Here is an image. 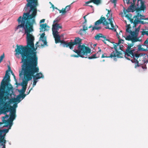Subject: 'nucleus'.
Instances as JSON below:
<instances>
[{"label": "nucleus", "mask_w": 148, "mask_h": 148, "mask_svg": "<svg viewBox=\"0 0 148 148\" xmlns=\"http://www.w3.org/2000/svg\"><path fill=\"white\" fill-rule=\"evenodd\" d=\"M24 30L25 34L27 35V45L23 46L17 45L15 49L16 53L20 54L21 56V62L23 63L28 72H32V79H38L44 76L39 71V69L37 67L38 63V58L36 51L37 47H35L34 41V37L30 33L34 31L33 28H23Z\"/></svg>", "instance_id": "nucleus-1"}, {"label": "nucleus", "mask_w": 148, "mask_h": 148, "mask_svg": "<svg viewBox=\"0 0 148 148\" xmlns=\"http://www.w3.org/2000/svg\"><path fill=\"white\" fill-rule=\"evenodd\" d=\"M26 0L27 3L24 10L27 11L29 7H30V10L28 12H24L23 16H19L17 19L18 25L15 28V31L21 28H33L34 24H36L35 18L37 14V0Z\"/></svg>", "instance_id": "nucleus-2"}, {"label": "nucleus", "mask_w": 148, "mask_h": 148, "mask_svg": "<svg viewBox=\"0 0 148 148\" xmlns=\"http://www.w3.org/2000/svg\"><path fill=\"white\" fill-rule=\"evenodd\" d=\"M111 11L108 10V13L106 15L107 17V19L110 22L109 23L106 20V18L104 17L101 16L100 18L98 21L95 22V26L102 23L103 25L106 26V28L109 29L114 30L116 32V35L119 39V41L118 43H115L114 42H111L113 44V47L112 49L114 48L116 53H117V57L118 58H122V53L121 51H118L117 47L121 43H123L124 40L121 39L120 37L119 36L118 33L116 32V29L114 28V26L113 24V21L114 20L113 18H112V14L111 15V17H109L110 14V12Z\"/></svg>", "instance_id": "nucleus-3"}, {"label": "nucleus", "mask_w": 148, "mask_h": 148, "mask_svg": "<svg viewBox=\"0 0 148 148\" xmlns=\"http://www.w3.org/2000/svg\"><path fill=\"white\" fill-rule=\"evenodd\" d=\"M111 11L108 10V13L106 15L107 17V19L110 22L109 23L106 20V18L104 17L101 16L100 18L98 21L95 22V26L102 23L103 25L106 26V28L109 29L114 30L116 32V35L119 39V41L118 43H115L114 42H111L113 44V47L112 49L114 48L116 53H117V57L118 58H122V53L121 51H118L117 47L121 43H123L124 40L121 39L120 37L119 36L118 33L116 32V29L114 28V26L113 24V21L114 20L113 18H112V14L111 15V17H109L110 14V12Z\"/></svg>", "instance_id": "nucleus-4"}, {"label": "nucleus", "mask_w": 148, "mask_h": 148, "mask_svg": "<svg viewBox=\"0 0 148 148\" xmlns=\"http://www.w3.org/2000/svg\"><path fill=\"white\" fill-rule=\"evenodd\" d=\"M8 70L6 71V73L3 79L2 80L0 87V93L1 95L3 97V94L5 93L6 96L4 97L5 100L9 98L8 95H10V91L12 90L13 88L12 85L9 84L10 81V77L9 75V71H12L10 67L9 66Z\"/></svg>", "instance_id": "nucleus-5"}, {"label": "nucleus", "mask_w": 148, "mask_h": 148, "mask_svg": "<svg viewBox=\"0 0 148 148\" xmlns=\"http://www.w3.org/2000/svg\"><path fill=\"white\" fill-rule=\"evenodd\" d=\"M10 91V95H8V96L9 95H11ZM3 95V96L2 97L0 95V105L2 106L0 108V114H6L7 112H10L14 109L12 106H10V104L12 103V102L10 100L9 97H8V99L5 100L4 97L6 96V94L5 93H4Z\"/></svg>", "instance_id": "nucleus-6"}, {"label": "nucleus", "mask_w": 148, "mask_h": 148, "mask_svg": "<svg viewBox=\"0 0 148 148\" xmlns=\"http://www.w3.org/2000/svg\"><path fill=\"white\" fill-rule=\"evenodd\" d=\"M140 27V25L136 29L135 31H132L130 30L131 27L130 25H127L126 26L127 29L126 31L130 33L131 35H129L127 36L125 38V39L129 41L131 40L132 43L139 41L138 36Z\"/></svg>", "instance_id": "nucleus-7"}, {"label": "nucleus", "mask_w": 148, "mask_h": 148, "mask_svg": "<svg viewBox=\"0 0 148 148\" xmlns=\"http://www.w3.org/2000/svg\"><path fill=\"white\" fill-rule=\"evenodd\" d=\"M21 71L20 72L19 76L21 77L23 74L24 77L26 78V79L23 80L21 86L22 87H25L27 88L28 81L32 79L31 77L32 76V72H27L23 63L21 66Z\"/></svg>", "instance_id": "nucleus-8"}, {"label": "nucleus", "mask_w": 148, "mask_h": 148, "mask_svg": "<svg viewBox=\"0 0 148 148\" xmlns=\"http://www.w3.org/2000/svg\"><path fill=\"white\" fill-rule=\"evenodd\" d=\"M78 49H74L73 51L77 54H81L87 55L88 53L91 52V49L88 47H86L85 45L79 44L77 47Z\"/></svg>", "instance_id": "nucleus-9"}, {"label": "nucleus", "mask_w": 148, "mask_h": 148, "mask_svg": "<svg viewBox=\"0 0 148 148\" xmlns=\"http://www.w3.org/2000/svg\"><path fill=\"white\" fill-rule=\"evenodd\" d=\"M15 110L14 109L10 112V117L9 119L7 121H5V123H7V126L9 125V128L11 129V127L12 125V122L15 119L16 115Z\"/></svg>", "instance_id": "nucleus-10"}, {"label": "nucleus", "mask_w": 148, "mask_h": 148, "mask_svg": "<svg viewBox=\"0 0 148 148\" xmlns=\"http://www.w3.org/2000/svg\"><path fill=\"white\" fill-rule=\"evenodd\" d=\"M135 49H133L132 50H129V51H125L124 53L125 55L127 56H131L132 58H134L136 57V58H138L139 57H141L142 55L138 54V53H135L134 52Z\"/></svg>", "instance_id": "nucleus-11"}, {"label": "nucleus", "mask_w": 148, "mask_h": 148, "mask_svg": "<svg viewBox=\"0 0 148 148\" xmlns=\"http://www.w3.org/2000/svg\"><path fill=\"white\" fill-rule=\"evenodd\" d=\"M138 54H141L142 55L141 57H139L138 58H136V57H134V58H133V59H132L131 61L132 62H134L135 63V67L136 68L137 67H138L139 66V65L138 64V62L139 61H140L142 60L143 61V60H144V57L143 56H144L145 55L143 54L142 53H139Z\"/></svg>", "instance_id": "nucleus-12"}, {"label": "nucleus", "mask_w": 148, "mask_h": 148, "mask_svg": "<svg viewBox=\"0 0 148 148\" xmlns=\"http://www.w3.org/2000/svg\"><path fill=\"white\" fill-rule=\"evenodd\" d=\"M56 33V32H55L54 33H53L54 38H55L56 43L57 44L60 42L63 44V43L62 42L64 41L61 40L60 37L58 33Z\"/></svg>", "instance_id": "nucleus-13"}, {"label": "nucleus", "mask_w": 148, "mask_h": 148, "mask_svg": "<svg viewBox=\"0 0 148 148\" xmlns=\"http://www.w3.org/2000/svg\"><path fill=\"white\" fill-rule=\"evenodd\" d=\"M62 28V26H60L59 24L57 23H55L53 25L52 28L53 33H54L55 32H56V33H58V30L59 29H61Z\"/></svg>", "instance_id": "nucleus-14"}, {"label": "nucleus", "mask_w": 148, "mask_h": 148, "mask_svg": "<svg viewBox=\"0 0 148 148\" xmlns=\"http://www.w3.org/2000/svg\"><path fill=\"white\" fill-rule=\"evenodd\" d=\"M63 47H69L70 49H72L73 48V46L74 45L73 42H66L65 41H63Z\"/></svg>", "instance_id": "nucleus-15"}, {"label": "nucleus", "mask_w": 148, "mask_h": 148, "mask_svg": "<svg viewBox=\"0 0 148 148\" xmlns=\"http://www.w3.org/2000/svg\"><path fill=\"white\" fill-rule=\"evenodd\" d=\"M117 53H116L114 52V51L112 52L110 54V56H107V55L106 53H104L102 54L101 56V58H116V57H117ZM114 60H115V59L116 60V58H114ZM116 61V60H115Z\"/></svg>", "instance_id": "nucleus-16"}, {"label": "nucleus", "mask_w": 148, "mask_h": 148, "mask_svg": "<svg viewBox=\"0 0 148 148\" xmlns=\"http://www.w3.org/2000/svg\"><path fill=\"white\" fill-rule=\"evenodd\" d=\"M91 3H93L94 4L97 5H98L101 3V0H100V1L99 2H97L96 0H90L89 1L86 2V5L90 6L92 8H93V6L92 5H87L88 4Z\"/></svg>", "instance_id": "nucleus-17"}, {"label": "nucleus", "mask_w": 148, "mask_h": 148, "mask_svg": "<svg viewBox=\"0 0 148 148\" xmlns=\"http://www.w3.org/2000/svg\"><path fill=\"white\" fill-rule=\"evenodd\" d=\"M134 18H136V19L134 20H139L140 21L141 20H147L148 18H145V16L141 15L139 12L137 13L136 15L134 16Z\"/></svg>", "instance_id": "nucleus-18"}, {"label": "nucleus", "mask_w": 148, "mask_h": 148, "mask_svg": "<svg viewBox=\"0 0 148 148\" xmlns=\"http://www.w3.org/2000/svg\"><path fill=\"white\" fill-rule=\"evenodd\" d=\"M136 6L134 4H132L126 10V12H134L135 11Z\"/></svg>", "instance_id": "nucleus-19"}, {"label": "nucleus", "mask_w": 148, "mask_h": 148, "mask_svg": "<svg viewBox=\"0 0 148 148\" xmlns=\"http://www.w3.org/2000/svg\"><path fill=\"white\" fill-rule=\"evenodd\" d=\"M71 4L70 5L66 6L64 9L62 8L61 10H59L60 13H62V14H65L67 12L69 11L71 9Z\"/></svg>", "instance_id": "nucleus-20"}, {"label": "nucleus", "mask_w": 148, "mask_h": 148, "mask_svg": "<svg viewBox=\"0 0 148 148\" xmlns=\"http://www.w3.org/2000/svg\"><path fill=\"white\" fill-rule=\"evenodd\" d=\"M21 96L20 95H18L17 96V97L16 98H15L14 99H10L11 101L12 102V103H15L17 102L19 103L21 100Z\"/></svg>", "instance_id": "nucleus-21"}, {"label": "nucleus", "mask_w": 148, "mask_h": 148, "mask_svg": "<svg viewBox=\"0 0 148 148\" xmlns=\"http://www.w3.org/2000/svg\"><path fill=\"white\" fill-rule=\"evenodd\" d=\"M45 34L44 32L42 33L40 35V38L41 39V41L43 42L44 45H47V42L46 40V37L45 36Z\"/></svg>", "instance_id": "nucleus-22"}, {"label": "nucleus", "mask_w": 148, "mask_h": 148, "mask_svg": "<svg viewBox=\"0 0 148 148\" xmlns=\"http://www.w3.org/2000/svg\"><path fill=\"white\" fill-rule=\"evenodd\" d=\"M101 38H105V36L103 35L102 34L100 33L97 34L95 36V39L97 40H100Z\"/></svg>", "instance_id": "nucleus-23"}, {"label": "nucleus", "mask_w": 148, "mask_h": 148, "mask_svg": "<svg viewBox=\"0 0 148 148\" xmlns=\"http://www.w3.org/2000/svg\"><path fill=\"white\" fill-rule=\"evenodd\" d=\"M101 38H105V36L103 35L102 34L100 33L97 34L95 36V39L97 40H100Z\"/></svg>", "instance_id": "nucleus-24"}, {"label": "nucleus", "mask_w": 148, "mask_h": 148, "mask_svg": "<svg viewBox=\"0 0 148 148\" xmlns=\"http://www.w3.org/2000/svg\"><path fill=\"white\" fill-rule=\"evenodd\" d=\"M82 40L79 37L76 38L74 40V41L73 42L74 45L77 44H80L81 43Z\"/></svg>", "instance_id": "nucleus-25"}, {"label": "nucleus", "mask_w": 148, "mask_h": 148, "mask_svg": "<svg viewBox=\"0 0 148 148\" xmlns=\"http://www.w3.org/2000/svg\"><path fill=\"white\" fill-rule=\"evenodd\" d=\"M138 23H140L143 24H144L145 23L143 21H140L139 20H134V25L133 26V27H136Z\"/></svg>", "instance_id": "nucleus-26"}, {"label": "nucleus", "mask_w": 148, "mask_h": 148, "mask_svg": "<svg viewBox=\"0 0 148 148\" xmlns=\"http://www.w3.org/2000/svg\"><path fill=\"white\" fill-rule=\"evenodd\" d=\"M47 26V25L46 23L41 24L40 26V29L42 31H45L47 29L46 28Z\"/></svg>", "instance_id": "nucleus-27"}, {"label": "nucleus", "mask_w": 148, "mask_h": 148, "mask_svg": "<svg viewBox=\"0 0 148 148\" xmlns=\"http://www.w3.org/2000/svg\"><path fill=\"white\" fill-rule=\"evenodd\" d=\"M5 114V116L2 117V121L3 122V123H4L5 124V126L6 127H8V126H7V123H5L4 120L5 121H7L8 120H5V119L6 118H8L9 117V115L7 114V113H6V114Z\"/></svg>", "instance_id": "nucleus-28"}, {"label": "nucleus", "mask_w": 148, "mask_h": 148, "mask_svg": "<svg viewBox=\"0 0 148 148\" xmlns=\"http://www.w3.org/2000/svg\"><path fill=\"white\" fill-rule=\"evenodd\" d=\"M9 128L8 129H3L2 130H0V135H2L3 133H6L9 131V130L10 129Z\"/></svg>", "instance_id": "nucleus-29"}, {"label": "nucleus", "mask_w": 148, "mask_h": 148, "mask_svg": "<svg viewBox=\"0 0 148 148\" xmlns=\"http://www.w3.org/2000/svg\"><path fill=\"white\" fill-rule=\"evenodd\" d=\"M98 53H95L92 56H90L88 57V58L89 59H94V58H99V56H97V55Z\"/></svg>", "instance_id": "nucleus-30"}, {"label": "nucleus", "mask_w": 148, "mask_h": 148, "mask_svg": "<svg viewBox=\"0 0 148 148\" xmlns=\"http://www.w3.org/2000/svg\"><path fill=\"white\" fill-rule=\"evenodd\" d=\"M138 51H146L147 50L146 49H144L142 47H141V45H138Z\"/></svg>", "instance_id": "nucleus-31"}, {"label": "nucleus", "mask_w": 148, "mask_h": 148, "mask_svg": "<svg viewBox=\"0 0 148 148\" xmlns=\"http://www.w3.org/2000/svg\"><path fill=\"white\" fill-rule=\"evenodd\" d=\"M126 12H124V14L125 15V16L127 18L128 20L130 19L132 17V14L128 13V14H126Z\"/></svg>", "instance_id": "nucleus-32"}, {"label": "nucleus", "mask_w": 148, "mask_h": 148, "mask_svg": "<svg viewBox=\"0 0 148 148\" xmlns=\"http://www.w3.org/2000/svg\"><path fill=\"white\" fill-rule=\"evenodd\" d=\"M26 88L25 87H23L20 90H18V91L21 94H25V92L26 91Z\"/></svg>", "instance_id": "nucleus-33"}, {"label": "nucleus", "mask_w": 148, "mask_h": 148, "mask_svg": "<svg viewBox=\"0 0 148 148\" xmlns=\"http://www.w3.org/2000/svg\"><path fill=\"white\" fill-rule=\"evenodd\" d=\"M84 55H83V54H77V55H71V57H76V58H78L79 56L81 57L82 58H84Z\"/></svg>", "instance_id": "nucleus-34"}, {"label": "nucleus", "mask_w": 148, "mask_h": 148, "mask_svg": "<svg viewBox=\"0 0 148 148\" xmlns=\"http://www.w3.org/2000/svg\"><path fill=\"white\" fill-rule=\"evenodd\" d=\"M133 43H131L128 44V46L126 49L125 51H129V50H130L131 49V47L133 46Z\"/></svg>", "instance_id": "nucleus-35"}, {"label": "nucleus", "mask_w": 148, "mask_h": 148, "mask_svg": "<svg viewBox=\"0 0 148 148\" xmlns=\"http://www.w3.org/2000/svg\"><path fill=\"white\" fill-rule=\"evenodd\" d=\"M100 40H102L105 44H106V41H107L109 42H110V40L107 38L106 36H105V38H101V39H100Z\"/></svg>", "instance_id": "nucleus-36"}, {"label": "nucleus", "mask_w": 148, "mask_h": 148, "mask_svg": "<svg viewBox=\"0 0 148 148\" xmlns=\"http://www.w3.org/2000/svg\"><path fill=\"white\" fill-rule=\"evenodd\" d=\"M0 142L2 143L1 144V145L3 146V145H5V144L6 143V141L4 140V139L3 138H0Z\"/></svg>", "instance_id": "nucleus-37"}, {"label": "nucleus", "mask_w": 148, "mask_h": 148, "mask_svg": "<svg viewBox=\"0 0 148 148\" xmlns=\"http://www.w3.org/2000/svg\"><path fill=\"white\" fill-rule=\"evenodd\" d=\"M101 27H97L94 26L93 27H92V31H93V30L95 29V30H99L101 29Z\"/></svg>", "instance_id": "nucleus-38"}, {"label": "nucleus", "mask_w": 148, "mask_h": 148, "mask_svg": "<svg viewBox=\"0 0 148 148\" xmlns=\"http://www.w3.org/2000/svg\"><path fill=\"white\" fill-rule=\"evenodd\" d=\"M143 46L148 47V38L145 41Z\"/></svg>", "instance_id": "nucleus-39"}, {"label": "nucleus", "mask_w": 148, "mask_h": 148, "mask_svg": "<svg viewBox=\"0 0 148 148\" xmlns=\"http://www.w3.org/2000/svg\"><path fill=\"white\" fill-rule=\"evenodd\" d=\"M140 8L141 10L144 11L145 8V6L143 4H142L141 5L140 7Z\"/></svg>", "instance_id": "nucleus-40"}, {"label": "nucleus", "mask_w": 148, "mask_h": 148, "mask_svg": "<svg viewBox=\"0 0 148 148\" xmlns=\"http://www.w3.org/2000/svg\"><path fill=\"white\" fill-rule=\"evenodd\" d=\"M4 54L3 53V55H2L0 57V63H1L3 60V58H4Z\"/></svg>", "instance_id": "nucleus-41"}, {"label": "nucleus", "mask_w": 148, "mask_h": 148, "mask_svg": "<svg viewBox=\"0 0 148 148\" xmlns=\"http://www.w3.org/2000/svg\"><path fill=\"white\" fill-rule=\"evenodd\" d=\"M33 80H34V82H33V87H34L36 85V83L37 82V79H33Z\"/></svg>", "instance_id": "nucleus-42"}, {"label": "nucleus", "mask_w": 148, "mask_h": 148, "mask_svg": "<svg viewBox=\"0 0 148 148\" xmlns=\"http://www.w3.org/2000/svg\"><path fill=\"white\" fill-rule=\"evenodd\" d=\"M98 53L97 55V56H99V58L100 57V55L101 54V50L100 49H99V51L97 53Z\"/></svg>", "instance_id": "nucleus-43"}, {"label": "nucleus", "mask_w": 148, "mask_h": 148, "mask_svg": "<svg viewBox=\"0 0 148 148\" xmlns=\"http://www.w3.org/2000/svg\"><path fill=\"white\" fill-rule=\"evenodd\" d=\"M88 27L86 26L85 25L83 26V29H82L83 31H85L86 30L88 29Z\"/></svg>", "instance_id": "nucleus-44"}, {"label": "nucleus", "mask_w": 148, "mask_h": 148, "mask_svg": "<svg viewBox=\"0 0 148 148\" xmlns=\"http://www.w3.org/2000/svg\"><path fill=\"white\" fill-rule=\"evenodd\" d=\"M19 95L21 96V98H22L21 100L24 99L26 95L25 94H21Z\"/></svg>", "instance_id": "nucleus-45"}, {"label": "nucleus", "mask_w": 148, "mask_h": 148, "mask_svg": "<svg viewBox=\"0 0 148 148\" xmlns=\"http://www.w3.org/2000/svg\"><path fill=\"white\" fill-rule=\"evenodd\" d=\"M11 73L12 75L13 76L15 80L16 81V77H15V75H14V74L13 73L12 71H11Z\"/></svg>", "instance_id": "nucleus-46"}, {"label": "nucleus", "mask_w": 148, "mask_h": 148, "mask_svg": "<svg viewBox=\"0 0 148 148\" xmlns=\"http://www.w3.org/2000/svg\"><path fill=\"white\" fill-rule=\"evenodd\" d=\"M135 9H136L135 10L137 12H139L141 10H140V8H136V7Z\"/></svg>", "instance_id": "nucleus-47"}, {"label": "nucleus", "mask_w": 148, "mask_h": 148, "mask_svg": "<svg viewBox=\"0 0 148 148\" xmlns=\"http://www.w3.org/2000/svg\"><path fill=\"white\" fill-rule=\"evenodd\" d=\"M83 31V30H82V29H81L79 31V34H80V35H83V33L82 32V31Z\"/></svg>", "instance_id": "nucleus-48"}, {"label": "nucleus", "mask_w": 148, "mask_h": 148, "mask_svg": "<svg viewBox=\"0 0 148 148\" xmlns=\"http://www.w3.org/2000/svg\"><path fill=\"white\" fill-rule=\"evenodd\" d=\"M17 104H14V105L13 106H12L13 107V108H14L15 109V112H16V109L15 108L16 107H17Z\"/></svg>", "instance_id": "nucleus-49"}, {"label": "nucleus", "mask_w": 148, "mask_h": 148, "mask_svg": "<svg viewBox=\"0 0 148 148\" xmlns=\"http://www.w3.org/2000/svg\"><path fill=\"white\" fill-rule=\"evenodd\" d=\"M142 68L144 69H147L146 66L145 65L141 66Z\"/></svg>", "instance_id": "nucleus-50"}, {"label": "nucleus", "mask_w": 148, "mask_h": 148, "mask_svg": "<svg viewBox=\"0 0 148 148\" xmlns=\"http://www.w3.org/2000/svg\"><path fill=\"white\" fill-rule=\"evenodd\" d=\"M45 19H42V20H41L40 21V23H43L45 22Z\"/></svg>", "instance_id": "nucleus-51"}, {"label": "nucleus", "mask_w": 148, "mask_h": 148, "mask_svg": "<svg viewBox=\"0 0 148 148\" xmlns=\"http://www.w3.org/2000/svg\"><path fill=\"white\" fill-rule=\"evenodd\" d=\"M119 49L121 50V51H123V45H122L121 46L119 45Z\"/></svg>", "instance_id": "nucleus-52"}, {"label": "nucleus", "mask_w": 148, "mask_h": 148, "mask_svg": "<svg viewBox=\"0 0 148 148\" xmlns=\"http://www.w3.org/2000/svg\"><path fill=\"white\" fill-rule=\"evenodd\" d=\"M129 20L130 22L131 23H134V21H133V18H131L130 19H129Z\"/></svg>", "instance_id": "nucleus-53"}, {"label": "nucleus", "mask_w": 148, "mask_h": 148, "mask_svg": "<svg viewBox=\"0 0 148 148\" xmlns=\"http://www.w3.org/2000/svg\"><path fill=\"white\" fill-rule=\"evenodd\" d=\"M5 135V134H4L3 135H0L1 136V138H3L4 139V137Z\"/></svg>", "instance_id": "nucleus-54"}, {"label": "nucleus", "mask_w": 148, "mask_h": 148, "mask_svg": "<svg viewBox=\"0 0 148 148\" xmlns=\"http://www.w3.org/2000/svg\"><path fill=\"white\" fill-rule=\"evenodd\" d=\"M32 89V88H31V89H30V90H29V91L28 92H27V95L28 94H29V93H30L31 90Z\"/></svg>", "instance_id": "nucleus-55"}, {"label": "nucleus", "mask_w": 148, "mask_h": 148, "mask_svg": "<svg viewBox=\"0 0 148 148\" xmlns=\"http://www.w3.org/2000/svg\"><path fill=\"white\" fill-rule=\"evenodd\" d=\"M117 1V0H112V1H111V2L114 3H116Z\"/></svg>", "instance_id": "nucleus-56"}, {"label": "nucleus", "mask_w": 148, "mask_h": 148, "mask_svg": "<svg viewBox=\"0 0 148 148\" xmlns=\"http://www.w3.org/2000/svg\"><path fill=\"white\" fill-rule=\"evenodd\" d=\"M58 20L57 19H55V20H54L53 21V23H55L56 22H58Z\"/></svg>", "instance_id": "nucleus-57"}, {"label": "nucleus", "mask_w": 148, "mask_h": 148, "mask_svg": "<svg viewBox=\"0 0 148 148\" xmlns=\"http://www.w3.org/2000/svg\"><path fill=\"white\" fill-rule=\"evenodd\" d=\"M87 22V20H86V19H85V20H84V21L83 23V24H85V23H86Z\"/></svg>", "instance_id": "nucleus-58"}, {"label": "nucleus", "mask_w": 148, "mask_h": 148, "mask_svg": "<svg viewBox=\"0 0 148 148\" xmlns=\"http://www.w3.org/2000/svg\"><path fill=\"white\" fill-rule=\"evenodd\" d=\"M136 0H133V4H135V3Z\"/></svg>", "instance_id": "nucleus-59"}, {"label": "nucleus", "mask_w": 148, "mask_h": 148, "mask_svg": "<svg viewBox=\"0 0 148 148\" xmlns=\"http://www.w3.org/2000/svg\"><path fill=\"white\" fill-rule=\"evenodd\" d=\"M92 27V26L91 25H90L89 27H88V28H91Z\"/></svg>", "instance_id": "nucleus-60"}, {"label": "nucleus", "mask_w": 148, "mask_h": 148, "mask_svg": "<svg viewBox=\"0 0 148 148\" xmlns=\"http://www.w3.org/2000/svg\"><path fill=\"white\" fill-rule=\"evenodd\" d=\"M86 16H87V15H85V16H84L83 17V18H84V20H85V19H86Z\"/></svg>", "instance_id": "nucleus-61"}, {"label": "nucleus", "mask_w": 148, "mask_h": 148, "mask_svg": "<svg viewBox=\"0 0 148 148\" xmlns=\"http://www.w3.org/2000/svg\"><path fill=\"white\" fill-rule=\"evenodd\" d=\"M113 3L114 4V6L115 7H116V3Z\"/></svg>", "instance_id": "nucleus-62"}, {"label": "nucleus", "mask_w": 148, "mask_h": 148, "mask_svg": "<svg viewBox=\"0 0 148 148\" xmlns=\"http://www.w3.org/2000/svg\"><path fill=\"white\" fill-rule=\"evenodd\" d=\"M3 123H3V122L2 121V122H0V125L1 124H2Z\"/></svg>", "instance_id": "nucleus-63"}, {"label": "nucleus", "mask_w": 148, "mask_h": 148, "mask_svg": "<svg viewBox=\"0 0 148 148\" xmlns=\"http://www.w3.org/2000/svg\"><path fill=\"white\" fill-rule=\"evenodd\" d=\"M96 1L97 2H99L100 1V0H96Z\"/></svg>", "instance_id": "nucleus-64"}]
</instances>
